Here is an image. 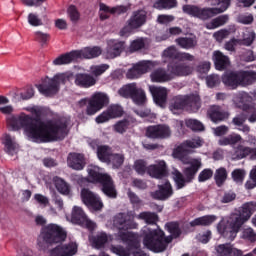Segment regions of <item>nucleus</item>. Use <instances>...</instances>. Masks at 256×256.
<instances>
[{
	"instance_id": "nucleus-1",
	"label": "nucleus",
	"mask_w": 256,
	"mask_h": 256,
	"mask_svg": "<svg viewBox=\"0 0 256 256\" xmlns=\"http://www.w3.org/2000/svg\"><path fill=\"white\" fill-rule=\"evenodd\" d=\"M0 113L6 115V126L10 131H23V135L33 143H51L67 137V124L51 120L35 119L33 116L20 112L9 104V98L0 95Z\"/></svg>"
},
{
	"instance_id": "nucleus-2",
	"label": "nucleus",
	"mask_w": 256,
	"mask_h": 256,
	"mask_svg": "<svg viewBox=\"0 0 256 256\" xmlns=\"http://www.w3.org/2000/svg\"><path fill=\"white\" fill-rule=\"evenodd\" d=\"M202 145L203 140L201 138H194L182 142L173 150L172 157L181 161L183 165H188L184 169L186 179L183 178V174L179 170L174 169L172 171V177L177 189H183L186 183H191L195 179V175H197V171L201 167V159L190 158L189 155L193 153V149H199Z\"/></svg>"
},
{
	"instance_id": "nucleus-3",
	"label": "nucleus",
	"mask_w": 256,
	"mask_h": 256,
	"mask_svg": "<svg viewBox=\"0 0 256 256\" xmlns=\"http://www.w3.org/2000/svg\"><path fill=\"white\" fill-rule=\"evenodd\" d=\"M113 227L118 229V233L115 234V241L118 243H126L128 248L112 246V253L118 256H131L133 246L139 241V236L133 234V232L127 231V229H137V223L133 221V216L126 214L116 215L113 219Z\"/></svg>"
},
{
	"instance_id": "nucleus-4",
	"label": "nucleus",
	"mask_w": 256,
	"mask_h": 256,
	"mask_svg": "<svg viewBox=\"0 0 256 256\" xmlns=\"http://www.w3.org/2000/svg\"><path fill=\"white\" fill-rule=\"evenodd\" d=\"M256 212V203L247 202L242 205L239 213L231 214L227 218H222L217 224L216 229L218 233L228 239L233 241L237 234L241 230V227L247 223L248 219Z\"/></svg>"
},
{
	"instance_id": "nucleus-5",
	"label": "nucleus",
	"mask_w": 256,
	"mask_h": 256,
	"mask_svg": "<svg viewBox=\"0 0 256 256\" xmlns=\"http://www.w3.org/2000/svg\"><path fill=\"white\" fill-rule=\"evenodd\" d=\"M166 229L171 236L165 237V233L159 228L155 229L150 226H145L142 229L143 245L154 253H163V251L167 249V245L173 241V238L181 234L179 224L175 222L166 224Z\"/></svg>"
},
{
	"instance_id": "nucleus-6",
	"label": "nucleus",
	"mask_w": 256,
	"mask_h": 256,
	"mask_svg": "<svg viewBox=\"0 0 256 256\" xmlns=\"http://www.w3.org/2000/svg\"><path fill=\"white\" fill-rule=\"evenodd\" d=\"M211 7L201 8L195 5H184L183 12L190 17H195L201 21H207L215 15L225 13L231 7V0H210Z\"/></svg>"
},
{
	"instance_id": "nucleus-7",
	"label": "nucleus",
	"mask_w": 256,
	"mask_h": 256,
	"mask_svg": "<svg viewBox=\"0 0 256 256\" xmlns=\"http://www.w3.org/2000/svg\"><path fill=\"white\" fill-rule=\"evenodd\" d=\"M67 239V232L57 224H48L37 238V247L40 251H47V245L62 243Z\"/></svg>"
},
{
	"instance_id": "nucleus-8",
	"label": "nucleus",
	"mask_w": 256,
	"mask_h": 256,
	"mask_svg": "<svg viewBox=\"0 0 256 256\" xmlns=\"http://www.w3.org/2000/svg\"><path fill=\"white\" fill-rule=\"evenodd\" d=\"M87 173L89 181L92 183H101L104 195L112 198L117 197V190L115 189L113 180L109 174H105L103 169L91 164L87 168Z\"/></svg>"
},
{
	"instance_id": "nucleus-9",
	"label": "nucleus",
	"mask_w": 256,
	"mask_h": 256,
	"mask_svg": "<svg viewBox=\"0 0 256 256\" xmlns=\"http://www.w3.org/2000/svg\"><path fill=\"white\" fill-rule=\"evenodd\" d=\"M70 77H73V74L69 72L56 74L52 78H44L42 83L36 85V87L39 93L46 97H51V95L59 93L61 85H65V82L69 81Z\"/></svg>"
},
{
	"instance_id": "nucleus-10",
	"label": "nucleus",
	"mask_w": 256,
	"mask_h": 256,
	"mask_svg": "<svg viewBox=\"0 0 256 256\" xmlns=\"http://www.w3.org/2000/svg\"><path fill=\"white\" fill-rule=\"evenodd\" d=\"M134 169L138 175H145V172L147 171L150 177H153L154 179H163V177L167 175V164L163 160L157 161L148 168L145 161L136 160L134 163Z\"/></svg>"
},
{
	"instance_id": "nucleus-11",
	"label": "nucleus",
	"mask_w": 256,
	"mask_h": 256,
	"mask_svg": "<svg viewBox=\"0 0 256 256\" xmlns=\"http://www.w3.org/2000/svg\"><path fill=\"white\" fill-rule=\"evenodd\" d=\"M107 103H109V97L107 94L101 92L95 93L90 100L84 98L79 101L80 107H85V105L88 104L86 108L87 115H95V113L101 111Z\"/></svg>"
},
{
	"instance_id": "nucleus-12",
	"label": "nucleus",
	"mask_w": 256,
	"mask_h": 256,
	"mask_svg": "<svg viewBox=\"0 0 256 256\" xmlns=\"http://www.w3.org/2000/svg\"><path fill=\"white\" fill-rule=\"evenodd\" d=\"M189 105L192 111H197L199 107H201V103L199 102V97L197 95L191 96H176L173 98L170 111L177 115V111H181V109H185Z\"/></svg>"
},
{
	"instance_id": "nucleus-13",
	"label": "nucleus",
	"mask_w": 256,
	"mask_h": 256,
	"mask_svg": "<svg viewBox=\"0 0 256 256\" xmlns=\"http://www.w3.org/2000/svg\"><path fill=\"white\" fill-rule=\"evenodd\" d=\"M70 221L76 225H81V227H86V229H89V231L97 229V224L89 220L83 209H81L79 206L73 207Z\"/></svg>"
},
{
	"instance_id": "nucleus-14",
	"label": "nucleus",
	"mask_w": 256,
	"mask_h": 256,
	"mask_svg": "<svg viewBox=\"0 0 256 256\" xmlns=\"http://www.w3.org/2000/svg\"><path fill=\"white\" fill-rule=\"evenodd\" d=\"M157 67V62L143 60L133 65V67L128 70L127 78L128 79H139L141 75H145V73H149L151 69Z\"/></svg>"
},
{
	"instance_id": "nucleus-15",
	"label": "nucleus",
	"mask_w": 256,
	"mask_h": 256,
	"mask_svg": "<svg viewBox=\"0 0 256 256\" xmlns=\"http://www.w3.org/2000/svg\"><path fill=\"white\" fill-rule=\"evenodd\" d=\"M80 195L82 203L89 207V209H93V211H101V209H103V202L101 201V198L93 194L89 189H82Z\"/></svg>"
},
{
	"instance_id": "nucleus-16",
	"label": "nucleus",
	"mask_w": 256,
	"mask_h": 256,
	"mask_svg": "<svg viewBox=\"0 0 256 256\" xmlns=\"http://www.w3.org/2000/svg\"><path fill=\"white\" fill-rule=\"evenodd\" d=\"M78 245L76 242H70L64 245H58L47 251L49 256H73L77 255Z\"/></svg>"
},
{
	"instance_id": "nucleus-17",
	"label": "nucleus",
	"mask_w": 256,
	"mask_h": 256,
	"mask_svg": "<svg viewBox=\"0 0 256 256\" xmlns=\"http://www.w3.org/2000/svg\"><path fill=\"white\" fill-rule=\"evenodd\" d=\"M125 49V42L118 40H109L105 51L103 52L104 59H115L119 57Z\"/></svg>"
},
{
	"instance_id": "nucleus-18",
	"label": "nucleus",
	"mask_w": 256,
	"mask_h": 256,
	"mask_svg": "<svg viewBox=\"0 0 256 256\" xmlns=\"http://www.w3.org/2000/svg\"><path fill=\"white\" fill-rule=\"evenodd\" d=\"M149 91L154 99V103L158 107H165L167 105V95H169V90L165 87L149 86Z\"/></svg>"
},
{
	"instance_id": "nucleus-19",
	"label": "nucleus",
	"mask_w": 256,
	"mask_h": 256,
	"mask_svg": "<svg viewBox=\"0 0 256 256\" xmlns=\"http://www.w3.org/2000/svg\"><path fill=\"white\" fill-rule=\"evenodd\" d=\"M74 83L77 87L82 89H89L97 84V78L87 73H78L74 77Z\"/></svg>"
},
{
	"instance_id": "nucleus-20",
	"label": "nucleus",
	"mask_w": 256,
	"mask_h": 256,
	"mask_svg": "<svg viewBox=\"0 0 256 256\" xmlns=\"http://www.w3.org/2000/svg\"><path fill=\"white\" fill-rule=\"evenodd\" d=\"M233 101L243 111H249L253 109V98L249 96L246 92H239L234 95Z\"/></svg>"
},
{
	"instance_id": "nucleus-21",
	"label": "nucleus",
	"mask_w": 256,
	"mask_h": 256,
	"mask_svg": "<svg viewBox=\"0 0 256 256\" xmlns=\"http://www.w3.org/2000/svg\"><path fill=\"white\" fill-rule=\"evenodd\" d=\"M2 145H4V151L8 155H17L19 151V144H17V140L14 136L9 134H4L1 138Z\"/></svg>"
},
{
	"instance_id": "nucleus-22",
	"label": "nucleus",
	"mask_w": 256,
	"mask_h": 256,
	"mask_svg": "<svg viewBox=\"0 0 256 256\" xmlns=\"http://www.w3.org/2000/svg\"><path fill=\"white\" fill-rule=\"evenodd\" d=\"M68 167L74 171H83L85 169V156L79 153H70L67 159Z\"/></svg>"
},
{
	"instance_id": "nucleus-23",
	"label": "nucleus",
	"mask_w": 256,
	"mask_h": 256,
	"mask_svg": "<svg viewBox=\"0 0 256 256\" xmlns=\"http://www.w3.org/2000/svg\"><path fill=\"white\" fill-rule=\"evenodd\" d=\"M212 60L214 61V65L218 71H223V69H227V67L231 66V60H229V56H226L219 50L213 52Z\"/></svg>"
},
{
	"instance_id": "nucleus-24",
	"label": "nucleus",
	"mask_w": 256,
	"mask_h": 256,
	"mask_svg": "<svg viewBox=\"0 0 256 256\" xmlns=\"http://www.w3.org/2000/svg\"><path fill=\"white\" fill-rule=\"evenodd\" d=\"M158 189L159 190L151 193V197H153V199L165 201V199H169V197L173 195V188L169 182H165L163 185H159Z\"/></svg>"
},
{
	"instance_id": "nucleus-25",
	"label": "nucleus",
	"mask_w": 256,
	"mask_h": 256,
	"mask_svg": "<svg viewBox=\"0 0 256 256\" xmlns=\"http://www.w3.org/2000/svg\"><path fill=\"white\" fill-rule=\"evenodd\" d=\"M78 59H95L103 53V50L99 46L86 47L82 50L76 51Z\"/></svg>"
},
{
	"instance_id": "nucleus-26",
	"label": "nucleus",
	"mask_w": 256,
	"mask_h": 256,
	"mask_svg": "<svg viewBox=\"0 0 256 256\" xmlns=\"http://www.w3.org/2000/svg\"><path fill=\"white\" fill-rule=\"evenodd\" d=\"M150 79L152 83H167L172 81L173 76L170 73H166L165 70L159 68L151 72Z\"/></svg>"
},
{
	"instance_id": "nucleus-27",
	"label": "nucleus",
	"mask_w": 256,
	"mask_h": 256,
	"mask_svg": "<svg viewBox=\"0 0 256 256\" xmlns=\"http://www.w3.org/2000/svg\"><path fill=\"white\" fill-rule=\"evenodd\" d=\"M239 81V73L236 72H226L222 76V83L230 89H237L240 85Z\"/></svg>"
},
{
	"instance_id": "nucleus-28",
	"label": "nucleus",
	"mask_w": 256,
	"mask_h": 256,
	"mask_svg": "<svg viewBox=\"0 0 256 256\" xmlns=\"http://www.w3.org/2000/svg\"><path fill=\"white\" fill-rule=\"evenodd\" d=\"M193 73V68L187 64H176L170 70V75L175 77H187V75H191Z\"/></svg>"
},
{
	"instance_id": "nucleus-29",
	"label": "nucleus",
	"mask_w": 256,
	"mask_h": 256,
	"mask_svg": "<svg viewBox=\"0 0 256 256\" xmlns=\"http://www.w3.org/2000/svg\"><path fill=\"white\" fill-rule=\"evenodd\" d=\"M217 219V215H205L194 219L190 222V225L191 227H197L199 225L202 227H209V225H213Z\"/></svg>"
},
{
	"instance_id": "nucleus-30",
	"label": "nucleus",
	"mask_w": 256,
	"mask_h": 256,
	"mask_svg": "<svg viewBox=\"0 0 256 256\" xmlns=\"http://www.w3.org/2000/svg\"><path fill=\"white\" fill-rule=\"evenodd\" d=\"M109 241H113V237L107 236L105 232H100L96 237L90 238V242L94 249H103V247H105V243H109Z\"/></svg>"
},
{
	"instance_id": "nucleus-31",
	"label": "nucleus",
	"mask_w": 256,
	"mask_h": 256,
	"mask_svg": "<svg viewBox=\"0 0 256 256\" xmlns=\"http://www.w3.org/2000/svg\"><path fill=\"white\" fill-rule=\"evenodd\" d=\"M129 21L132 26L139 29V27L145 25V22L147 21V12L145 10L135 11Z\"/></svg>"
},
{
	"instance_id": "nucleus-32",
	"label": "nucleus",
	"mask_w": 256,
	"mask_h": 256,
	"mask_svg": "<svg viewBox=\"0 0 256 256\" xmlns=\"http://www.w3.org/2000/svg\"><path fill=\"white\" fill-rule=\"evenodd\" d=\"M208 115L213 123H218V121H224V119H227V117H229V114L221 110L219 106H212L208 111Z\"/></svg>"
},
{
	"instance_id": "nucleus-33",
	"label": "nucleus",
	"mask_w": 256,
	"mask_h": 256,
	"mask_svg": "<svg viewBox=\"0 0 256 256\" xmlns=\"http://www.w3.org/2000/svg\"><path fill=\"white\" fill-rule=\"evenodd\" d=\"M77 51H72L70 53L58 56L53 60V65L59 66V65H69V63H73V61H77Z\"/></svg>"
},
{
	"instance_id": "nucleus-34",
	"label": "nucleus",
	"mask_w": 256,
	"mask_h": 256,
	"mask_svg": "<svg viewBox=\"0 0 256 256\" xmlns=\"http://www.w3.org/2000/svg\"><path fill=\"white\" fill-rule=\"evenodd\" d=\"M149 39L147 38H137L130 42L128 47V53H137V51H141V49H145L149 47Z\"/></svg>"
},
{
	"instance_id": "nucleus-35",
	"label": "nucleus",
	"mask_w": 256,
	"mask_h": 256,
	"mask_svg": "<svg viewBox=\"0 0 256 256\" xmlns=\"http://www.w3.org/2000/svg\"><path fill=\"white\" fill-rule=\"evenodd\" d=\"M239 83L242 87H247V85H253L256 81V72L248 71V72H240L238 73Z\"/></svg>"
},
{
	"instance_id": "nucleus-36",
	"label": "nucleus",
	"mask_w": 256,
	"mask_h": 256,
	"mask_svg": "<svg viewBox=\"0 0 256 256\" xmlns=\"http://www.w3.org/2000/svg\"><path fill=\"white\" fill-rule=\"evenodd\" d=\"M227 21H229V15H221L206 23L205 27L209 30L217 29L219 27H223Z\"/></svg>"
},
{
	"instance_id": "nucleus-37",
	"label": "nucleus",
	"mask_w": 256,
	"mask_h": 256,
	"mask_svg": "<svg viewBox=\"0 0 256 256\" xmlns=\"http://www.w3.org/2000/svg\"><path fill=\"white\" fill-rule=\"evenodd\" d=\"M131 99L136 105H145V102L147 101L145 90L136 86V90H134Z\"/></svg>"
},
{
	"instance_id": "nucleus-38",
	"label": "nucleus",
	"mask_w": 256,
	"mask_h": 256,
	"mask_svg": "<svg viewBox=\"0 0 256 256\" xmlns=\"http://www.w3.org/2000/svg\"><path fill=\"white\" fill-rule=\"evenodd\" d=\"M181 33H183V29H181V27H178V26L170 27L166 30L165 34H163L162 36H157L156 40L167 41L169 37H177V35H181Z\"/></svg>"
},
{
	"instance_id": "nucleus-39",
	"label": "nucleus",
	"mask_w": 256,
	"mask_h": 256,
	"mask_svg": "<svg viewBox=\"0 0 256 256\" xmlns=\"http://www.w3.org/2000/svg\"><path fill=\"white\" fill-rule=\"evenodd\" d=\"M175 43L182 49H193L197 45V40L191 37H180L175 40Z\"/></svg>"
},
{
	"instance_id": "nucleus-40",
	"label": "nucleus",
	"mask_w": 256,
	"mask_h": 256,
	"mask_svg": "<svg viewBox=\"0 0 256 256\" xmlns=\"http://www.w3.org/2000/svg\"><path fill=\"white\" fill-rule=\"evenodd\" d=\"M66 13L73 25H77V23L81 21V12H79V9H77L75 5H70Z\"/></svg>"
},
{
	"instance_id": "nucleus-41",
	"label": "nucleus",
	"mask_w": 256,
	"mask_h": 256,
	"mask_svg": "<svg viewBox=\"0 0 256 256\" xmlns=\"http://www.w3.org/2000/svg\"><path fill=\"white\" fill-rule=\"evenodd\" d=\"M241 135L239 134H231L227 137H223L218 141V144L221 145L222 147H225L227 145H237L241 141Z\"/></svg>"
},
{
	"instance_id": "nucleus-42",
	"label": "nucleus",
	"mask_w": 256,
	"mask_h": 256,
	"mask_svg": "<svg viewBox=\"0 0 256 256\" xmlns=\"http://www.w3.org/2000/svg\"><path fill=\"white\" fill-rule=\"evenodd\" d=\"M106 163L111 165L114 169H119V167L125 163V155L122 153L112 154Z\"/></svg>"
},
{
	"instance_id": "nucleus-43",
	"label": "nucleus",
	"mask_w": 256,
	"mask_h": 256,
	"mask_svg": "<svg viewBox=\"0 0 256 256\" xmlns=\"http://www.w3.org/2000/svg\"><path fill=\"white\" fill-rule=\"evenodd\" d=\"M55 187L61 195H70L71 194V186L65 182V180L61 178L55 179Z\"/></svg>"
},
{
	"instance_id": "nucleus-44",
	"label": "nucleus",
	"mask_w": 256,
	"mask_h": 256,
	"mask_svg": "<svg viewBox=\"0 0 256 256\" xmlns=\"http://www.w3.org/2000/svg\"><path fill=\"white\" fill-rule=\"evenodd\" d=\"M97 155L98 159L102 161V163H108L113 154L111 153V148L108 146H100L98 147Z\"/></svg>"
},
{
	"instance_id": "nucleus-45",
	"label": "nucleus",
	"mask_w": 256,
	"mask_h": 256,
	"mask_svg": "<svg viewBox=\"0 0 256 256\" xmlns=\"http://www.w3.org/2000/svg\"><path fill=\"white\" fill-rule=\"evenodd\" d=\"M137 89L136 83H130L124 85L122 88L119 89L118 93L121 95V97L131 98L133 97V94L135 93V90Z\"/></svg>"
},
{
	"instance_id": "nucleus-46",
	"label": "nucleus",
	"mask_w": 256,
	"mask_h": 256,
	"mask_svg": "<svg viewBox=\"0 0 256 256\" xmlns=\"http://www.w3.org/2000/svg\"><path fill=\"white\" fill-rule=\"evenodd\" d=\"M27 21L31 27H43V19L37 12H30L27 16Z\"/></svg>"
},
{
	"instance_id": "nucleus-47",
	"label": "nucleus",
	"mask_w": 256,
	"mask_h": 256,
	"mask_svg": "<svg viewBox=\"0 0 256 256\" xmlns=\"http://www.w3.org/2000/svg\"><path fill=\"white\" fill-rule=\"evenodd\" d=\"M177 7V0H157L154 3V8L163 10V9H173Z\"/></svg>"
},
{
	"instance_id": "nucleus-48",
	"label": "nucleus",
	"mask_w": 256,
	"mask_h": 256,
	"mask_svg": "<svg viewBox=\"0 0 256 256\" xmlns=\"http://www.w3.org/2000/svg\"><path fill=\"white\" fill-rule=\"evenodd\" d=\"M113 15V7L108 6L104 3H100L99 5V18L101 21H105L109 19Z\"/></svg>"
},
{
	"instance_id": "nucleus-49",
	"label": "nucleus",
	"mask_w": 256,
	"mask_h": 256,
	"mask_svg": "<svg viewBox=\"0 0 256 256\" xmlns=\"http://www.w3.org/2000/svg\"><path fill=\"white\" fill-rule=\"evenodd\" d=\"M162 59L165 61H169V59H179V51L175 46H170L163 51Z\"/></svg>"
},
{
	"instance_id": "nucleus-50",
	"label": "nucleus",
	"mask_w": 256,
	"mask_h": 256,
	"mask_svg": "<svg viewBox=\"0 0 256 256\" xmlns=\"http://www.w3.org/2000/svg\"><path fill=\"white\" fill-rule=\"evenodd\" d=\"M107 69H109V64L92 65L90 67V73L93 75L92 77L97 79V77L103 75Z\"/></svg>"
},
{
	"instance_id": "nucleus-51",
	"label": "nucleus",
	"mask_w": 256,
	"mask_h": 256,
	"mask_svg": "<svg viewBox=\"0 0 256 256\" xmlns=\"http://www.w3.org/2000/svg\"><path fill=\"white\" fill-rule=\"evenodd\" d=\"M136 219H141L145 223H148V225H153L157 221V215L151 212H142L136 216Z\"/></svg>"
},
{
	"instance_id": "nucleus-52",
	"label": "nucleus",
	"mask_w": 256,
	"mask_h": 256,
	"mask_svg": "<svg viewBox=\"0 0 256 256\" xmlns=\"http://www.w3.org/2000/svg\"><path fill=\"white\" fill-rule=\"evenodd\" d=\"M253 41H255V32L245 30L243 32V38L240 40V45H246V47H249V45L253 44Z\"/></svg>"
},
{
	"instance_id": "nucleus-53",
	"label": "nucleus",
	"mask_w": 256,
	"mask_h": 256,
	"mask_svg": "<svg viewBox=\"0 0 256 256\" xmlns=\"http://www.w3.org/2000/svg\"><path fill=\"white\" fill-rule=\"evenodd\" d=\"M215 181L218 187H221L227 181V170L225 168H219L215 172Z\"/></svg>"
},
{
	"instance_id": "nucleus-54",
	"label": "nucleus",
	"mask_w": 256,
	"mask_h": 256,
	"mask_svg": "<svg viewBox=\"0 0 256 256\" xmlns=\"http://www.w3.org/2000/svg\"><path fill=\"white\" fill-rule=\"evenodd\" d=\"M247 155H251V148L240 145L236 148L233 159H244Z\"/></svg>"
},
{
	"instance_id": "nucleus-55",
	"label": "nucleus",
	"mask_w": 256,
	"mask_h": 256,
	"mask_svg": "<svg viewBox=\"0 0 256 256\" xmlns=\"http://www.w3.org/2000/svg\"><path fill=\"white\" fill-rule=\"evenodd\" d=\"M25 7H42L43 11H47V7L43 6L48 0H20Z\"/></svg>"
},
{
	"instance_id": "nucleus-56",
	"label": "nucleus",
	"mask_w": 256,
	"mask_h": 256,
	"mask_svg": "<svg viewBox=\"0 0 256 256\" xmlns=\"http://www.w3.org/2000/svg\"><path fill=\"white\" fill-rule=\"evenodd\" d=\"M186 126L189 127L192 131H204L205 126H203V123H201L198 120L195 119H188L186 120Z\"/></svg>"
},
{
	"instance_id": "nucleus-57",
	"label": "nucleus",
	"mask_w": 256,
	"mask_h": 256,
	"mask_svg": "<svg viewBox=\"0 0 256 256\" xmlns=\"http://www.w3.org/2000/svg\"><path fill=\"white\" fill-rule=\"evenodd\" d=\"M107 111L111 119H117V117H121L123 115V108L119 105H111Z\"/></svg>"
},
{
	"instance_id": "nucleus-58",
	"label": "nucleus",
	"mask_w": 256,
	"mask_h": 256,
	"mask_svg": "<svg viewBox=\"0 0 256 256\" xmlns=\"http://www.w3.org/2000/svg\"><path fill=\"white\" fill-rule=\"evenodd\" d=\"M168 137H171V128L165 124L158 125V139H168Z\"/></svg>"
},
{
	"instance_id": "nucleus-59",
	"label": "nucleus",
	"mask_w": 256,
	"mask_h": 256,
	"mask_svg": "<svg viewBox=\"0 0 256 256\" xmlns=\"http://www.w3.org/2000/svg\"><path fill=\"white\" fill-rule=\"evenodd\" d=\"M146 137L149 139H159V125H152L146 128Z\"/></svg>"
},
{
	"instance_id": "nucleus-60",
	"label": "nucleus",
	"mask_w": 256,
	"mask_h": 256,
	"mask_svg": "<svg viewBox=\"0 0 256 256\" xmlns=\"http://www.w3.org/2000/svg\"><path fill=\"white\" fill-rule=\"evenodd\" d=\"M128 127H129V122H127L126 120H122V121H118L116 124H114L113 130L116 133H120L121 135H123V133H125V131H127Z\"/></svg>"
},
{
	"instance_id": "nucleus-61",
	"label": "nucleus",
	"mask_w": 256,
	"mask_h": 256,
	"mask_svg": "<svg viewBox=\"0 0 256 256\" xmlns=\"http://www.w3.org/2000/svg\"><path fill=\"white\" fill-rule=\"evenodd\" d=\"M156 21L159 25H169V23H173V21H175V16L161 14V15H158Z\"/></svg>"
},
{
	"instance_id": "nucleus-62",
	"label": "nucleus",
	"mask_w": 256,
	"mask_h": 256,
	"mask_svg": "<svg viewBox=\"0 0 256 256\" xmlns=\"http://www.w3.org/2000/svg\"><path fill=\"white\" fill-rule=\"evenodd\" d=\"M242 239H247L248 241L255 243L256 233H255V231H253V228H251V227L245 228L242 231Z\"/></svg>"
},
{
	"instance_id": "nucleus-63",
	"label": "nucleus",
	"mask_w": 256,
	"mask_h": 256,
	"mask_svg": "<svg viewBox=\"0 0 256 256\" xmlns=\"http://www.w3.org/2000/svg\"><path fill=\"white\" fill-rule=\"evenodd\" d=\"M231 249V244H220L216 246L215 251L217 256H228Z\"/></svg>"
},
{
	"instance_id": "nucleus-64",
	"label": "nucleus",
	"mask_w": 256,
	"mask_h": 256,
	"mask_svg": "<svg viewBox=\"0 0 256 256\" xmlns=\"http://www.w3.org/2000/svg\"><path fill=\"white\" fill-rule=\"evenodd\" d=\"M232 179L235 183H243L245 179V171L241 169H236L232 172Z\"/></svg>"
}]
</instances>
